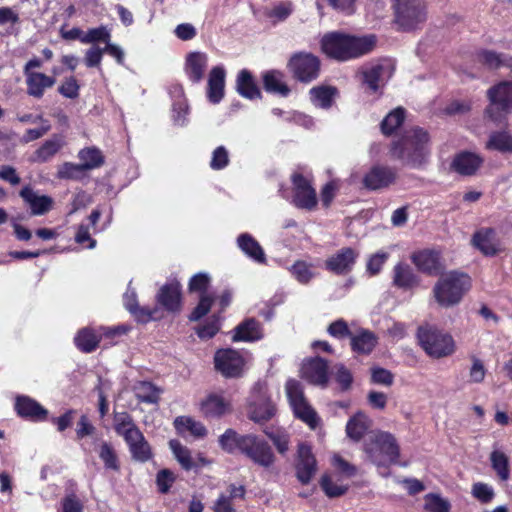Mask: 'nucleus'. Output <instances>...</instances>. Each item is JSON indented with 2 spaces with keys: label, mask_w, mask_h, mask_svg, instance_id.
<instances>
[{
  "label": "nucleus",
  "mask_w": 512,
  "mask_h": 512,
  "mask_svg": "<svg viewBox=\"0 0 512 512\" xmlns=\"http://www.w3.org/2000/svg\"><path fill=\"white\" fill-rule=\"evenodd\" d=\"M389 156L404 167L423 168L430 157L428 132L419 127L406 130L401 138L391 143Z\"/></svg>",
  "instance_id": "1"
},
{
  "label": "nucleus",
  "mask_w": 512,
  "mask_h": 512,
  "mask_svg": "<svg viewBox=\"0 0 512 512\" xmlns=\"http://www.w3.org/2000/svg\"><path fill=\"white\" fill-rule=\"evenodd\" d=\"M376 43L377 38L373 34L357 36L332 32L323 36L321 48L330 58L348 61L372 52Z\"/></svg>",
  "instance_id": "2"
},
{
  "label": "nucleus",
  "mask_w": 512,
  "mask_h": 512,
  "mask_svg": "<svg viewBox=\"0 0 512 512\" xmlns=\"http://www.w3.org/2000/svg\"><path fill=\"white\" fill-rule=\"evenodd\" d=\"M471 286L472 281L468 274L453 270L440 276L432 292L441 307L450 308L462 301Z\"/></svg>",
  "instance_id": "3"
},
{
  "label": "nucleus",
  "mask_w": 512,
  "mask_h": 512,
  "mask_svg": "<svg viewBox=\"0 0 512 512\" xmlns=\"http://www.w3.org/2000/svg\"><path fill=\"white\" fill-rule=\"evenodd\" d=\"M364 452L368 460L376 466L393 464L400 454L395 437L385 431L371 433L364 443Z\"/></svg>",
  "instance_id": "4"
},
{
  "label": "nucleus",
  "mask_w": 512,
  "mask_h": 512,
  "mask_svg": "<svg viewBox=\"0 0 512 512\" xmlns=\"http://www.w3.org/2000/svg\"><path fill=\"white\" fill-rule=\"evenodd\" d=\"M246 411L247 417L256 424H264L276 415V403L265 382H257L251 389Z\"/></svg>",
  "instance_id": "5"
},
{
  "label": "nucleus",
  "mask_w": 512,
  "mask_h": 512,
  "mask_svg": "<svg viewBox=\"0 0 512 512\" xmlns=\"http://www.w3.org/2000/svg\"><path fill=\"white\" fill-rule=\"evenodd\" d=\"M418 339L425 352L434 358L446 357L455 351L453 338L434 327H420Z\"/></svg>",
  "instance_id": "6"
},
{
  "label": "nucleus",
  "mask_w": 512,
  "mask_h": 512,
  "mask_svg": "<svg viewBox=\"0 0 512 512\" xmlns=\"http://www.w3.org/2000/svg\"><path fill=\"white\" fill-rule=\"evenodd\" d=\"M490 104L487 116L494 122H501L512 111V81L500 82L487 92Z\"/></svg>",
  "instance_id": "7"
},
{
  "label": "nucleus",
  "mask_w": 512,
  "mask_h": 512,
  "mask_svg": "<svg viewBox=\"0 0 512 512\" xmlns=\"http://www.w3.org/2000/svg\"><path fill=\"white\" fill-rule=\"evenodd\" d=\"M286 394L295 415L303 420L312 429L318 426L319 418L316 412L307 403L301 384L294 379L286 383Z\"/></svg>",
  "instance_id": "8"
},
{
  "label": "nucleus",
  "mask_w": 512,
  "mask_h": 512,
  "mask_svg": "<svg viewBox=\"0 0 512 512\" xmlns=\"http://www.w3.org/2000/svg\"><path fill=\"white\" fill-rule=\"evenodd\" d=\"M396 22L405 30L415 28L426 18L422 0H393Z\"/></svg>",
  "instance_id": "9"
},
{
  "label": "nucleus",
  "mask_w": 512,
  "mask_h": 512,
  "mask_svg": "<svg viewBox=\"0 0 512 512\" xmlns=\"http://www.w3.org/2000/svg\"><path fill=\"white\" fill-rule=\"evenodd\" d=\"M242 454L253 463L268 468L275 462L270 445L255 434H246L242 440Z\"/></svg>",
  "instance_id": "10"
},
{
  "label": "nucleus",
  "mask_w": 512,
  "mask_h": 512,
  "mask_svg": "<svg viewBox=\"0 0 512 512\" xmlns=\"http://www.w3.org/2000/svg\"><path fill=\"white\" fill-rule=\"evenodd\" d=\"M288 67L296 79L309 83L318 77L320 61L311 53L300 52L290 58Z\"/></svg>",
  "instance_id": "11"
},
{
  "label": "nucleus",
  "mask_w": 512,
  "mask_h": 512,
  "mask_svg": "<svg viewBox=\"0 0 512 512\" xmlns=\"http://www.w3.org/2000/svg\"><path fill=\"white\" fill-rule=\"evenodd\" d=\"M292 183V203L300 209L314 210L317 206L318 199L316 191L311 185V181L299 173H294L292 175Z\"/></svg>",
  "instance_id": "12"
},
{
  "label": "nucleus",
  "mask_w": 512,
  "mask_h": 512,
  "mask_svg": "<svg viewBox=\"0 0 512 512\" xmlns=\"http://www.w3.org/2000/svg\"><path fill=\"white\" fill-rule=\"evenodd\" d=\"M199 411L205 418H220L232 411L231 399L223 391L210 392L200 400Z\"/></svg>",
  "instance_id": "13"
},
{
  "label": "nucleus",
  "mask_w": 512,
  "mask_h": 512,
  "mask_svg": "<svg viewBox=\"0 0 512 512\" xmlns=\"http://www.w3.org/2000/svg\"><path fill=\"white\" fill-rule=\"evenodd\" d=\"M216 369L225 377H238L243 373L245 359L232 349H222L214 357Z\"/></svg>",
  "instance_id": "14"
},
{
  "label": "nucleus",
  "mask_w": 512,
  "mask_h": 512,
  "mask_svg": "<svg viewBox=\"0 0 512 512\" xmlns=\"http://www.w3.org/2000/svg\"><path fill=\"white\" fill-rule=\"evenodd\" d=\"M317 471V462L311 447L305 443L298 445L296 475L302 484H308Z\"/></svg>",
  "instance_id": "15"
},
{
  "label": "nucleus",
  "mask_w": 512,
  "mask_h": 512,
  "mask_svg": "<svg viewBox=\"0 0 512 512\" xmlns=\"http://www.w3.org/2000/svg\"><path fill=\"white\" fill-rule=\"evenodd\" d=\"M358 256L359 252L350 247H345L327 258L325 267L335 274H347L353 269Z\"/></svg>",
  "instance_id": "16"
},
{
  "label": "nucleus",
  "mask_w": 512,
  "mask_h": 512,
  "mask_svg": "<svg viewBox=\"0 0 512 512\" xmlns=\"http://www.w3.org/2000/svg\"><path fill=\"white\" fill-rule=\"evenodd\" d=\"M327 368L328 365L322 358L315 357L304 360L300 372L302 378L308 382L325 386L328 381Z\"/></svg>",
  "instance_id": "17"
},
{
  "label": "nucleus",
  "mask_w": 512,
  "mask_h": 512,
  "mask_svg": "<svg viewBox=\"0 0 512 512\" xmlns=\"http://www.w3.org/2000/svg\"><path fill=\"white\" fill-rule=\"evenodd\" d=\"M392 73V64L389 61H381L363 70V81L376 92L392 76Z\"/></svg>",
  "instance_id": "18"
},
{
  "label": "nucleus",
  "mask_w": 512,
  "mask_h": 512,
  "mask_svg": "<svg viewBox=\"0 0 512 512\" xmlns=\"http://www.w3.org/2000/svg\"><path fill=\"white\" fill-rule=\"evenodd\" d=\"M392 285L404 291H411L419 287L420 277L409 264L400 262L393 267Z\"/></svg>",
  "instance_id": "19"
},
{
  "label": "nucleus",
  "mask_w": 512,
  "mask_h": 512,
  "mask_svg": "<svg viewBox=\"0 0 512 512\" xmlns=\"http://www.w3.org/2000/svg\"><path fill=\"white\" fill-rule=\"evenodd\" d=\"M396 171L390 167H373L364 177V186L371 190L385 188L396 179Z\"/></svg>",
  "instance_id": "20"
},
{
  "label": "nucleus",
  "mask_w": 512,
  "mask_h": 512,
  "mask_svg": "<svg viewBox=\"0 0 512 512\" xmlns=\"http://www.w3.org/2000/svg\"><path fill=\"white\" fill-rule=\"evenodd\" d=\"M169 447L177 462L187 471L207 464L205 457L201 454H198L197 457H193L190 449L182 445L178 440H170Z\"/></svg>",
  "instance_id": "21"
},
{
  "label": "nucleus",
  "mask_w": 512,
  "mask_h": 512,
  "mask_svg": "<svg viewBox=\"0 0 512 512\" xmlns=\"http://www.w3.org/2000/svg\"><path fill=\"white\" fill-rule=\"evenodd\" d=\"M20 196L29 205L32 215H44L53 208L54 201L50 196L38 194L29 186L20 191Z\"/></svg>",
  "instance_id": "22"
},
{
  "label": "nucleus",
  "mask_w": 512,
  "mask_h": 512,
  "mask_svg": "<svg viewBox=\"0 0 512 512\" xmlns=\"http://www.w3.org/2000/svg\"><path fill=\"white\" fill-rule=\"evenodd\" d=\"M472 244L487 256H493L500 251L496 231L492 228H481L476 231L472 238Z\"/></svg>",
  "instance_id": "23"
},
{
  "label": "nucleus",
  "mask_w": 512,
  "mask_h": 512,
  "mask_svg": "<svg viewBox=\"0 0 512 512\" xmlns=\"http://www.w3.org/2000/svg\"><path fill=\"white\" fill-rule=\"evenodd\" d=\"M208 64V56L204 52L194 51L186 56L185 73L193 82H200L205 74Z\"/></svg>",
  "instance_id": "24"
},
{
  "label": "nucleus",
  "mask_w": 512,
  "mask_h": 512,
  "mask_svg": "<svg viewBox=\"0 0 512 512\" xmlns=\"http://www.w3.org/2000/svg\"><path fill=\"white\" fill-rule=\"evenodd\" d=\"M157 300L166 310L177 312L181 308V287L178 282H171L161 287Z\"/></svg>",
  "instance_id": "25"
},
{
  "label": "nucleus",
  "mask_w": 512,
  "mask_h": 512,
  "mask_svg": "<svg viewBox=\"0 0 512 512\" xmlns=\"http://www.w3.org/2000/svg\"><path fill=\"white\" fill-rule=\"evenodd\" d=\"M226 72L222 66L213 67L208 77L207 96L210 102L217 104L224 96Z\"/></svg>",
  "instance_id": "26"
},
{
  "label": "nucleus",
  "mask_w": 512,
  "mask_h": 512,
  "mask_svg": "<svg viewBox=\"0 0 512 512\" xmlns=\"http://www.w3.org/2000/svg\"><path fill=\"white\" fill-rule=\"evenodd\" d=\"M25 77L27 93L35 98H41L46 89L52 88L56 83V78L54 76H49L42 72L29 73L28 75H25Z\"/></svg>",
  "instance_id": "27"
},
{
  "label": "nucleus",
  "mask_w": 512,
  "mask_h": 512,
  "mask_svg": "<svg viewBox=\"0 0 512 512\" xmlns=\"http://www.w3.org/2000/svg\"><path fill=\"white\" fill-rule=\"evenodd\" d=\"M15 407L20 416L34 421H42L46 419L48 415V411L45 408L35 400L26 396L18 397Z\"/></svg>",
  "instance_id": "28"
},
{
  "label": "nucleus",
  "mask_w": 512,
  "mask_h": 512,
  "mask_svg": "<svg viewBox=\"0 0 512 512\" xmlns=\"http://www.w3.org/2000/svg\"><path fill=\"white\" fill-rule=\"evenodd\" d=\"M371 419L362 411L350 417L346 424V435L355 442H359L371 427Z\"/></svg>",
  "instance_id": "29"
},
{
  "label": "nucleus",
  "mask_w": 512,
  "mask_h": 512,
  "mask_svg": "<svg viewBox=\"0 0 512 512\" xmlns=\"http://www.w3.org/2000/svg\"><path fill=\"white\" fill-rule=\"evenodd\" d=\"M245 488L242 485H229L227 492L219 495L214 503V512H234L233 501L243 499Z\"/></svg>",
  "instance_id": "30"
},
{
  "label": "nucleus",
  "mask_w": 512,
  "mask_h": 512,
  "mask_svg": "<svg viewBox=\"0 0 512 512\" xmlns=\"http://www.w3.org/2000/svg\"><path fill=\"white\" fill-rule=\"evenodd\" d=\"M412 260L421 271L429 274L436 273L441 267L440 254L436 251H420L413 255Z\"/></svg>",
  "instance_id": "31"
},
{
  "label": "nucleus",
  "mask_w": 512,
  "mask_h": 512,
  "mask_svg": "<svg viewBox=\"0 0 512 512\" xmlns=\"http://www.w3.org/2000/svg\"><path fill=\"white\" fill-rule=\"evenodd\" d=\"M174 427L179 434L189 432L195 438H204L207 435V429L204 424L190 416L175 418Z\"/></svg>",
  "instance_id": "32"
},
{
  "label": "nucleus",
  "mask_w": 512,
  "mask_h": 512,
  "mask_svg": "<svg viewBox=\"0 0 512 512\" xmlns=\"http://www.w3.org/2000/svg\"><path fill=\"white\" fill-rule=\"evenodd\" d=\"M237 243L242 252L252 260L258 263L265 262L266 257L262 247L250 234H241L237 239Z\"/></svg>",
  "instance_id": "33"
},
{
  "label": "nucleus",
  "mask_w": 512,
  "mask_h": 512,
  "mask_svg": "<svg viewBox=\"0 0 512 512\" xmlns=\"http://www.w3.org/2000/svg\"><path fill=\"white\" fill-rule=\"evenodd\" d=\"M482 159L470 152L460 153L453 160L452 166L462 175H472L481 165Z\"/></svg>",
  "instance_id": "34"
},
{
  "label": "nucleus",
  "mask_w": 512,
  "mask_h": 512,
  "mask_svg": "<svg viewBox=\"0 0 512 512\" xmlns=\"http://www.w3.org/2000/svg\"><path fill=\"white\" fill-rule=\"evenodd\" d=\"M64 145V139L61 135H53L39 147L32 160L35 162H46L51 159Z\"/></svg>",
  "instance_id": "35"
},
{
  "label": "nucleus",
  "mask_w": 512,
  "mask_h": 512,
  "mask_svg": "<svg viewBox=\"0 0 512 512\" xmlns=\"http://www.w3.org/2000/svg\"><path fill=\"white\" fill-rule=\"evenodd\" d=\"M263 84L267 92L287 96L290 89L284 81V75L280 71L271 70L263 74Z\"/></svg>",
  "instance_id": "36"
},
{
  "label": "nucleus",
  "mask_w": 512,
  "mask_h": 512,
  "mask_svg": "<svg viewBox=\"0 0 512 512\" xmlns=\"http://www.w3.org/2000/svg\"><path fill=\"white\" fill-rule=\"evenodd\" d=\"M100 340L98 331L89 327L79 330L74 338L75 345L84 353L94 351L98 347Z\"/></svg>",
  "instance_id": "37"
},
{
  "label": "nucleus",
  "mask_w": 512,
  "mask_h": 512,
  "mask_svg": "<svg viewBox=\"0 0 512 512\" xmlns=\"http://www.w3.org/2000/svg\"><path fill=\"white\" fill-rule=\"evenodd\" d=\"M262 337L259 324L249 319L238 325L232 336L233 341H255Z\"/></svg>",
  "instance_id": "38"
},
{
  "label": "nucleus",
  "mask_w": 512,
  "mask_h": 512,
  "mask_svg": "<svg viewBox=\"0 0 512 512\" xmlns=\"http://www.w3.org/2000/svg\"><path fill=\"white\" fill-rule=\"evenodd\" d=\"M236 87L239 94L245 98L255 99L260 97V91L256 86L252 75L247 70L239 72Z\"/></svg>",
  "instance_id": "39"
},
{
  "label": "nucleus",
  "mask_w": 512,
  "mask_h": 512,
  "mask_svg": "<svg viewBox=\"0 0 512 512\" xmlns=\"http://www.w3.org/2000/svg\"><path fill=\"white\" fill-rule=\"evenodd\" d=\"M321 488L328 497H338L343 495L348 485L337 475H323L320 482Z\"/></svg>",
  "instance_id": "40"
},
{
  "label": "nucleus",
  "mask_w": 512,
  "mask_h": 512,
  "mask_svg": "<svg viewBox=\"0 0 512 512\" xmlns=\"http://www.w3.org/2000/svg\"><path fill=\"white\" fill-rule=\"evenodd\" d=\"M336 95L337 89L332 86H317L310 90L313 104L321 108H329Z\"/></svg>",
  "instance_id": "41"
},
{
  "label": "nucleus",
  "mask_w": 512,
  "mask_h": 512,
  "mask_svg": "<svg viewBox=\"0 0 512 512\" xmlns=\"http://www.w3.org/2000/svg\"><path fill=\"white\" fill-rule=\"evenodd\" d=\"M376 343V337L369 331H361L359 334L351 338L352 349L358 353H370L374 349Z\"/></svg>",
  "instance_id": "42"
},
{
  "label": "nucleus",
  "mask_w": 512,
  "mask_h": 512,
  "mask_svg": "<svg viewBox=\"0 0 512 512\" xmlns=\"http://www.w3.org/2000/svg\"><path fill=\"white\" fill-rule=\"evenodd\" d=\"M490 461L493 470L496 472L497 476L502 481H506L509 479L510 470H509V459L504 452L501 450L495 449L492 451L490 455Z\"/></svg>",
  "instance_id": "43"
},
{
  "label": "nucleus",
  "mask_w": 512,
  "mask_h": 512,
  "mask_svg": "<svg viewBox=\"0 0 512 512\" xmlns=\"http://www.w3.org/2000/svg\"><path fill=\"white\" fill-rule=\"evenodd\" d=\"M125 307L138 318V320L146 322L154 318L155 310L140 308L136 302V294L133 291H127L124 295Z\"/></svg>",
  "instance_id": "44"
},
{
  "label": "nucleus",
  "mask_w": 512,
  "mask_h": 512,
  "mask_svg": "<svg viewBox=\"0 0 512 512\" xmlns=\"http://www.w3.org/2000/svg\"><path fill=\"white\" fill-rule=\"evenodd\" d=\"M135 393L138 400L145 403H157L161 390L150 382H139L135 386Z\"/></svg>",
  "instance_id": "45"
},
{
  "label": "nucleus",
  "mask_w": 512,
  "mask_h": 512,
  "mask_svg": "<svg viewBox=\"0 0 512 512\" xmlns=\"http://www.w3.org/2000/svg\"><path fill=\"white\" fill-rule=\"evenodd\" d=\"M291 1H280L273 7L266 10L265 15L272 20L273 24L285 21L293 12Z\"/></svg>",
  "instance_id": "46"
},
{
  "label": "nucleus",
  "mask_w": 512,
  "mask_h": 512,
  "mask_svg": "<svg viewBox=\"0 0 512 512\" xmlns=\"http://www.w3.org/2000/svg\"><path fill=\"white\" fill-rule=\"evenodd\" d=\"M405 119L404 109L398 107L392 110L382 121L381 130L385 135H391L399 128Z\"/></svg>",
  "instance_id": "47"
},
{
  "label": "nucleus",
  "mask_w": 512,
  "mask_h": 512,
  "mask_svg": "<svg viewBox=\"0 0 512 512\" xmlns=\"http://www.w3.org/2000/svg\"><path fill=\"white\" fill-rule=\"evenodd\" d=\"M245 435H240L232 429H228L225 433L220 437L219 443L221 447L229 452L235 453L242 451V440Z\"/></svg>",
  "instance_id": "48"
},
{
  "label": "nucleus",
  "mask_w": 512,
  "mask_h": 512,
  "mask_svg": "<svg viewBox=\"0 0 512 512\" xmlns=\"http://www.w3.org/2000/svg\"><path fill=\"white\" fill-rule=\"evenodd\" d=\"M487 148L510 153L512 152V136L507 132L493 133L487 142Z\"/></svg>",
  "instance_id": "49"
},
{
  "label": "nucleus",
  "mask_w": 512,
  "mask_h": 512,
  "mask_svg": "<svg viewBox=\"0 0 512 512\" xmlns=\"http://www.w3.org/2000/svg\"><path fill=\"white\" fill-rule=\"evenodd\" d=\"M290 272L294 278L302 284H307L315 276L314 266L304 260L296 261L291 266Z\"/></svg>",
  "instance_id": "50"
},
{
  "label": "nucleus",
  "mask_w": 512,
  "mask_h": 512,
  "mask_svg": "<svg viewBox=\"0 0 512 512\" xmlns=\"http://www.w3.org/2000/svg\"><path fill=\"white\" fill-rule=\"evenodd\" d=\"M111 40V30L104 25L88 29L85 37L82 39L83 44L108 43Z\"/></svg>",
  "instance_id": "51"
},
{
  "label": "nucleus",
  "mask_w": 512,
  "mask_h": 512,
  "mask_svg": "<svg viewBox=\"0 0 512 512\" xmlns=\"http://www.w3.org/2000/svg\"><path fill=\"white\" fill-rule=\"evenodd\" d=\"M424 509L427 512H450L449 501L439 494L429 493L424 497Z\"/></svg>",
  "instance_id": "52"
},
{
  "label": "nucleus",
  "mask_w": 512,
  "mask_h": 512,
  "mask_svg": "<svg viewBox=\"0 0 512 512\" xmlns=\"http://www.w3.org/2000/svg\"><path fill=\"white\" fill-rule=\"evenodd\" d=\"M81 164L85 170L93 169L103 163L101 152L96 148H86L79 152Z\"/></svg>",
  "instance_id": "53"
},
{
  "label": "nucleus",
  "mask_w": 512,
  "mask_h": 512,
  "mask_svg": "<svg viewBox=\"0 0 512 512\" xmlns=\"http://www.w3.org/2000/svg\"><path fill=\"white\" fill-rule=\"evenodd\" d=\"M214 300L215 298L208 293L200 294L199 302L190 314L189 319L191 321H197L204 317L210 311Z\"/></svg>",
  "instance_id": "54"
},
{
  "label": "nucleus",
  "mask_w": 512,
  "mask_h": 512,
  "mask_svg": "<svg viewBox=\"0 0 512 512\" xmlns=\"http://www.w3.org/2000/svg\"><path fill=\"white\" fill-rule=\"evenodd\" d=\"M479 61L487 65L489 68H498L500 66L510 65L509 60L493 51L483 50L478 55Z\"/></svg>",
  "instance_id": "55"
},
{
  "label": "nucleus",
  "mask_w": 512,
  "mask_h": 512,
  "mask_svg": "<svg viewBox=\"0 0 512 512\" xmlns=\"http://www.w3.org/2000/svg\"><path fill=\"white\" fill-rule=\"evenodd\" d=\"M99 457L107 469L118 470L119 465L114 448L107 442H102L99 449Z\"/></svg>",
  "instance_id": "56"
},
{
  "label": "nucleus",
  "mask_w": 512,
  "mask_h": 512,
  "mask_svg": "<svg viewBox=\"0 0 512 512\" xmlns=\"http://www.w3.org/2000/svg\"><path fill=\"white\" fill-rule=\"evenodd\" d=\"M209 284L210 276L207 273H197L190 279L189 291L198 292L200 294L207 293Z\"/></svg>",
  "instance_id": "57"
},
{
  "label": "nucleus",
  "mask_w": 512,
  "mask_h": 512,
  "mask_svg": "<svg viewBox=\"0 0 512 512\" xmlns=\"http://www.w3.org/2000/svg\"><path fill=\"white\" fill-rule=\"evenodd\" d=\"M387 259L388 254L382 251L371 255L366 265L367 272L372 276L377 275L381 271Z\"/></svg>",
  "instance_id": "58"
},
{
  "label": "nucleus",
  "mask_w": 512,
  "mask_h": 512,
  "mask_svg": "<svg viewBox=\"0 0 512 512\" xmlns=\"http://www.w3.org/2000/svg\"><path fill=\"white\" fill-rule=\"evenodd\" d=\"M135 427L136 425L129 414L125 412L115 414L114 429L118 435L121 436L125 431L131 430Z\"/></svg>",
  "instance_id": "59"
},
{
  "label": "nucleus",
  "mask_w": 512,
  "mask_h": 512,
  "mask_svg": "<svg viewBox=\"0 0 512 512\" xmlns=\"http://www.w3.org/2000/svg\"><path fill=\"white\" fill-rule=\"evenodd\" d=\"M486 376V368L483 362L476 358H472V365L469 369V382L470 383H482Z\"/></svg>",
  "instance_id": "60"
},
{
  "label": "nucleus",
  "mask_w": 512,
  "mask_h": 512,
  "mask_svg": "<svg viewBox=\"0 0 512 512\" xmlns=\"http://www.w3.org/2000/svg\"><path fill=\"white\" fill-rule=\"evenodd\" d=\"M82 164L66 162L58 169L57 176L61 179H75L84 171Z\"/></svg>",
  "instance_id": "61"
},
{
  "label": "nucleus",
  "mask_w": 512,
  "mask_h": 512,
  "mask_svg": "<svg viewBox=\"0 0 512 512\" xmlns=\"http://www.w3.org/2000/svg\"><path fill=\"white\" fill-rule=\"evenodd\" d=\"M104 50L103 48L93 45L89 49L86 50L84 56V63L87 67H100L102 58H103Z\"/></svg>",
  "instance_id": "62"
},
{
  "label": "nucleus",
  "mask_w": 512,
  "mask_h": 512,
  "mask_svg": "<svg viewBox=\"0 0 512 512\" xmlns=\"http://www.w3.org/2000/svg\"><path fill=\"white\" fill-rule=\"evenodd\" d=\"M176 476L168 469H162L157 473L156 483L161 493H166L175 482Z\"/></svg>",
  "instance_id": "63"
},
{
  "label": "nucleus",
  "mask_w": 512,
  "mask_h": 512,
  "mask_svg": "<svg viewBox=\"0 0 512 512\" xmlns=\"http://www.w3.org/2000/svg\"><path fill=\"white\" fill-rule=\"evenodd\" d=\"M83 510L84 505L76 495L70 494L63 498L62 512H83Z\"/></svg>",
  "instance_id": "64"
}]
</instances>
